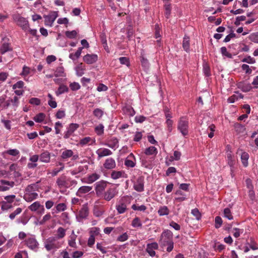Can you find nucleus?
Listing matches in <instances>:
<instances>
[{
	"label": "nucleus",
	"instance_id": "nucleus-8",
	"mask_svg": "<svg viewBox=\"0 0 258 258\" xmlns=\"http://www.w3.org/2000/svg\"><path fill=\"white\" fill-rule=\"evenodd\" d=\"M89 211L88 204H85L82 205L81 209L79 211L76 215L77 218L80 221L81 220L86 219L89 215Z\"/></svg>",
	"mask_w": 258,
	"mask_h": 258
},
{
	"label": "nucleus",
	"instance_id": "nucleus-50",
	"mask_svg": "<svg viewBox=\"0 0 258 258\" xmlns=\"http://www.w3.org/2000/svg\"><path fill=\"white\" fill-rule=\"evenodd\" d=\"M45 117V115L43 113H39L34 117V120L36 122H41L43 121Z\"/></svg>",
	"mask_w": 258,
	"mask_h": 258
},
{
	"label": "nucleus",
	"instance_id": "nucleus-43",
	"mask_svg": "<svg viewBox=\"0 0 258 258\" xmlns=\"http://www.w3.org/2000/svg\"><path fill=\"white\" fill-rule=\"evenodd\" d=\"M104 125L102 124H99L95 127V132L98 136H101L104 134Z\"/></svg>",
	"mask_w": 258,
	"mask_h": 258
},
{
	"label": "nucleus",
	"instance_id": "nucleus-57",
	"mask_svg": "<svg viewBox=\"0 0 258 258\" xmlns=\"http://www.w3.org/2000/svg\"><path fill=\"white\" fill-rule=\"evenodd\" d=\"M132 208L134 210L140 211H145L147 209V207L145 205L138 206L135 204L132 205Z\"/></svg>",
	"mask_w": 258,
	"mask_h": 258
},
{
	"label": "nucleus",
	"instance_id": "nucleus-26",
	"mask_svg": "<svg viewBox=\"0 0 258 258\" xmlns=\"http://www.w3.org/2000/svg\"><path fill=\"white\" fill-rule=\"evenodd\" d=\"M66 233V229H64L63 227H59L56 230V236H54V237L56 238L57 239L59 240V239H62L65 237Z\"/></svg>",
	"mask_w": 258,
	"mask_h": 258
},
{
	"label": "nucleus",
	"instance_id": "nucleus-52",
	"mask_svg": "<svg viewBox=\"0 0 258 258\" xmlns=\"http://www.w3.org/2000/svg\"><path fill=\"white\" fill-rule=\"evenodd\" d=\"M22 211V209L21 208H17L13 212L11 213L9 215V218L11 220H13L15 218L16 216L20 214Z\"/></svg>",
	"mask_w": 258,
	"mask_h": 258
},
{
	"label": "nucleus",
	"instance_id": "nucleus-35",
	"mask_svg": "<svg viewBox=\"0 0 258 258\" xmlns=\"http://www.w3.org/2000/svg\"><path fill=\"white\" fill-rule=\"evenodd\" d=\"M77 238V235L74 234V232L73 231L72 234L70 237V239L69 240L68 243L70 246L72 247H76V240Z\"/></svg>",
	"mask_w": 258,
	"mask_h": 258
},
{
	"label": "nucleus",
	"instance_id": "nucleus-49",
	"mask_svg": "<svg viewBox=\"0 0 258 258\" xmlns=\"http://www.w3.org/2000/svg\"><path fill=\"white\" fill-rule=\"evenodd\" d=\"M51 218V216L50 215V213H48L46 214L43 217L42 219L39 221V224L41 225H44L46 222L50 220Z\"/></svg>",
	"mask_w": 258,
	"mask_h": 258
},
{
	"label": "nucleus",
	"instance_id": "nucleus-33",
	"mask_svg": "<svg viewBox=\"0 0 258 258\" xmlns=\"http://www.w3.org/2000/svg\"><path fill=\"white\" fill-rule=\"evenodd\" d=\"M169 212V209L165 206L160 207L158 211V213L160 216L168 215Z\"/></svg>",
	"mask_w": 258,
	"mask_h": 258
},
{
	"label": "nucleus",
	"instance_id": "nucleus-15",
	"mask_svg": "<svg viewBox=\"0 0 258 258\" xmlns=\"http://www.w3.org/2000/svg\"><path fill=\"white\" fill-rule=\"evenodd\" d=\"M134 188L138 192L144 190V180L143 177H139L134 184Z\"/></svg>",
	"mask_w": 258,
	"mask_h": 258
},
{
	"label": "nucleus",
	"instance_id": "nucleus-2",
	"mask_svg": "<svg viewBox=\"0 0 258 258\" xmlns=\"http://www.w3.org/2000/svg\"><path fill=\"white\" fill-rule=\"evenodd\" d=\"M14 21L20 27L24 32H26L29 29V23L28 20L20 14H14L12 16Z\"/></svg>",
	"mask_w": 258,
	"mask_h": 258
},
{
	"label": "nucleus",
	"instance_id": "nucleus-40",
	"mask_svg": "<svg viewBox=\"0 0 258 258\" xmlns=\"http://www.w3.org/2000/svg\"><path fill=\"white\" fill-rule=\"evenodd\" d=\"M73 155V152L72 150H66L63 151L61 154V157L66 159L71 157Z\"/></svg>",
	"mask_w": 258,
	"mask_h": 258
},
{
	"label": "nucleus",
	"instance_id": "nucleus-63",
	"mask_svg": "<svg viewBox=\"0 0 258 258\" xmlns=\"http://www.w3.org/2000/svg\"><path fill=\"white\" fill-rule=\"evenodd\" d=\"M181 154L180 152L178 151H175L174 152L173 156H171L170 158H171V161L176 160L178 161L180 159V156Z\"/></svg>",
	"mask_w": 258,
	"mask_h": 258
},
{
	"label": "nucleus",
	"instance_id": "nucleus-11",
	"mask_svg": "<svg viewBox=\"0 0 258 258\" xmlns=\"http://www.w3.org/2000/svg\"><path fill=\"white\" fill-rule=\"evenodd\" d=\"M107 182L104 180L99 181L95 183V190L96 195L101 197L107 186Z\"/></svg>",
	"mask_w": 258,
	"mask_h": 258
},
{
	"label": "nucleus",
	"instance_id": "nucleus-29",
	"mask_svg": "<svg viewBox=\"0 0 258 258\" xmlns=\"http://www.w3.org/2000/svg\"><path fill=\"white\" fill-rule=\"evenodd\" d=\"M55 211L54 213H58L61 212H63L67 209V206L66 203H61L56 204L55 207Z\"/></svg>",
	"mask_w": 258,
	"mask_h": 258
},
{
	"label": "nucleus",
	"instance_id": "nucleus-23",
	"mask_svg": "<svg viewBox=\"0 0 258 258\" xmlns=\"http://www.w3.org/2000/svg\"><path fill=\"white\" fill-rule=\"evenodd\" d=\"M40 161L43 163H49L50 160V154L47 151L42 152L40 155Z\"/></svg>",
	"mask_w": 258,
	"mask_h": 258
},
{
	"label": "nucleus",
	"instance_id": "nucleus-38",
	"mask_svg": "<svg viewBox=\"0 0 258 258\" xmlns=\"http://www.w3.org/2000/svg\"><path fill=\"white\" fill-rule=\"evenodd\" d=\"M11 103H12V108L16 110L19 105V99L17 96H14L13 98L10 99Z\"/></svg>",
	"mask_w": 258,
	"mask_h": 258
},
{
	"label": "nucleus",
	"instance_id": "nucleus-5",
	"mask_svg": "<svg viewBox=\"0 0 258 258\" xmlns=\"http://www.w3.org/2000/svg\"><path fill=\"white\" fill-rule=\"evenodd\" d=\"M172 238V232L169 230H164L161 235L159 243L162 246H166L167 242L173 241Z\"/></svg>",
	"mask_w": 258,
	"mask_h": 258
},
{
	"label": "nucleus",
	"instance_id": "nucleus-28",
	"mask_svg": "<svg viewBox=\"0 0 258 258\" xmlns=\"http://www.w3.org/2000/svg\"><path fill=\"white\" fill-rule=\"evenodd\" d=\"M84 48L83 47H79L77 51L75 53H71L69 55V58L73 60V61L77 60L79 58L81 54L82 49Z\"/></svg>",
	"mask_w": 258,
	"mask_h": 258
},
{
	"label": "nucleus",
	"instance_id": "nucleus-58",
	"mask_svg": "<svg viewBox=\"0 0 258 258\" xmlns=\"http://www.w3.org/2000/svg\"><path fill=\"white\" fill-rule=\"evenodd\" d=\"M79 127V125L77 123H71L69 125V126L67 128L68 130L70 131L71 133H74V132Z\"/></svg>",
	"mask_w": 258,
	"mask_h": 258
},
{
	"label": "nucleus",
	"instance_id": "nucleus-9",
	"mask_svg": "<svg viewBox=\"0 0 258 258\" xmlns=\"http://www.w3.org/2000/svg\"><path fill=\"white\" fill-rule=\"evenodd\" d=\"M58 17L57 12L53 11L47 16H44V24L45 26L52 27L53 22Z\"/></svg>",
	"mask_w": 258,
	"mask_h": 258
},
{
	"label": "nucleus",
	"instance_id": "nucleus-19",
	"mask_svg": "<svg viewBox=\"0 0 258 258\" xmlns=\"http://www.w3.org/2000/svg\"><path fill=\"white\" fill-rule=\"evenodd\" d=\"M96 154L98 155V158H101L104 156L111 155L112 152L107 148H100L96 151Z\"/></svg>",
	"mask_w": 258,
	"mask_h": 258
},
{
	"label": "nucleus",
	"instance_id": "nucleus-53",
	"mask_svg": "<svg viewBox=\"0 0 258 258\" xmlns=\"http://www.w3.org/2000/svg\"><path fill=\"white\" fill-rule=\"evenodd\" d=\"M1 209L3 211L8 210L13 207L12 204L7 203L4 202H1Z\"/></svg>",
	"mask_w": 258,
	"mask_h": 258
},
{
	"label": "nucleus",
	"instance_id": "nucleus-39",
	"mask_svg": "<svg viewBox=\"0 0 258 258\" xmlns=\"http://www.w3.org/2000/svg\"><path fill=\"white\" fill-rule=\"evenodd\" d=\"M85 70V69L83 67V63H80L75 68L76 75L79 77L82 76L84 74Z\"/></svg>",
	"mask_w": 258,
	"mask_h": 258
},
{
	"label": "nucleus",
	"instance_id": "nucleus-32",
	"mask_svg": "<svg viewBox=\"0 0 258 258\" xmlns=\"http://www.w3.org/2000/svg\"><path fill=\"white\" fill-rule=\"evenodd\" d=\"M124 172L122 171L113 170L111 173V177L113 179H117L123 177Z\"/></svg>",
	"mask_w": 258,
	"mask_h": 258
},
{
	"label": "nucleus",
	"instance_id": "nucleus-17",
	"mask_svg": "<svg viewBox=\"0 0 258 258\" xmlns=\"http://www.w3.org/2000/svg\"><path fill=\"white\" fill-rule=\"evenodd\" d=\"M103 166L106 169H112L115 168L116 162L112 158H108L105 160Z\"/></svg>",
	"mask_w": 258,
	"mask_h": 258
},
{
	"label": "nucleus",
	"instance_id": "nucleus-55",
	"mask_svg": "<svg viewBox=\"0 0 258 258\" xmlns=\"http://www.w3.org/2000/svg\"><path fill=\"white\" fill-rule=\"evenodd\" d=\"M19 153L20 152L17 149H10L4 152L3 154H8L13 156H16L18 155Z\"/></svg>",
	"mask_w": 258,
	"mask_h": 258
},
{
	"label": "nucleus",
	"instance_id": "nucleus-47",
	"mask_svg": "<svg viewBox=\"0 0 258 258\" xmlns=\"http://www.w3.org/2000/svg\"><path fill=\"white\" fill-rule=\"evenodd\" d=\"M132 226L134 228L142 227V224L139 217H135L132 222Z\"/></svg>",
	"mask_w": 258,
	"mask_h": 258
},
{
	"label": "nucleus",
	"instance_id": "nucleus-48",
	"mask_svg": "<svg viewBox=\"0 0 258 258\" xmlns=\"http://www.w3.org/2000/svg\"><path fill=\"white\" fill-rule=\"evenodd\" d=\"M93 115L98 119H100L103 115V111L100 108H96L93 112Z\"/></svg>",
	"mask_w": 258,
	"mask_h": 258
},
{
	"label": "nucleus",
	"instance_id": "nucleus-3",
	"mask_svg": "<svg viewBox=\"0 0 258 258\" xmlns=\"http://www.w3.org/2000/svg\"><path fill=\"white\" fill-rule=\"evenodd\" d=\"M177 127L182 136L188 135L189 132L188 119L185 116L180 117L178 121Z\"/></svg>",
	"mask_w": 258,
	"mask_h": 258
},
{
	"label": "nucleus",
	"instance_id": "nucleus-54",
	"mask_svg": "<svg viewBox=\"0 0 258 258\" xmlns=\"http://www.w3.org/2000/svg\"><path fill=\"white\" fill-rule=\"evenodd\" d=\"M223 220L221 217L216 216L215 219V227L218 229L220 228L222 224Z\"/></svg>",
	"mask_w": 258,
	"mask_h": 258
},
{
	"label": "nucleus",
	"instance_id": "nucleus-37",
	"mask_svg": "<svg viewBox=\"0 0 258 258\" xmlns=\"http://www.w3.org/2000/svg\"><path fill=\"white\" fill-rule=\"evenodd\" d=\"M54 76L55 77H64V69L63 67L60 66L58 67L56 69V70L54 72Z\"/></svg>",
	"mask_w": 258,
	"mask_h": 258
},
{
	"label": "nucleus",
	"instance_id": "nucleus-31",
	"mask_svg": "<svg viewBox=\"0 0 258 258\" xmlns=\"http://www.w3.org/2000/svg\"><path fill=\"white\" fill-rule=\"evenodd\" d=\"M248 159H249L248 154L245 152H242V153L241 154V160L242 165L244 167H247L248 166Z\"/></svg>",
	"mask_w": 258,
	"mask_h": 258
},
{
	"label": "nucleus",
	"instance_id": "nucleus-4",
	"mask_svg": "<svg viewBox=\"0 0 258 258\" xmlns=\"http://www.w3.org/2000/svg\"><path fill=\"white\" fill-rule=\"evenodd\" d=\"M132 199L131 197L125 196L120 200L118 204L116 206V209L118 214H123L126 211L127 206L131 203Z\"/></svg>",
	"mask_w": 258,
	"mask_h": 258
},
{
	"label": "nucleus",
	"instance_id": "nucleus-41",
	"mask_svg": "<svg viewBox=\"0 0 258 258\" xmlns=\"http://www.w3.org/2000/svg\"><path fill=\"white\" fill-rule=\"evenodd\" d=\"M165 16L168 19L171 14V5L168 2H166L164 5Z\"/></svg>",
	"mask_w": 258,
	"mask_h": 258
},
{
	"label": "nucleus",
	"instance_id": "nucleus-46",
	"mask_svg": "<svg viewBox=\"0 0 258 258\" xmlns=\"http://www.w3.org/2000/svg\"><path fill=\"white\" fill-rule=\"evenodd\" d=\"M41 205L39 202L36 201L31 204L28 208L31 211L36 212L40 208Z\"/></svg>",
	"mask_w": 258,
	"mask_h": 258
},
{
	"label": "nucleus",
	"instance_id": "nucleus-56",
	"mask_svg": "<svg viewBox=\"0 0 258 258\" xmlns=\"http://www.w3.org/2000/svg\"><path fill=\"white\" fill-rule=\"evenodd\" d=\"M191 214L195 217L196 219L199 220L201 218V214L197 208L192 209L191 212Z\"/></svg>",
	"mask_w": 258,
	"mask_h": 258
},
{
	"label": "nucleus",
	"instance_id": "nucleus-13",
	"mask_svg": "<svg viewBox=\"0 0 258 258\" xmlns=\"http://www.w3.org/2000/svg\"><path fill=\"white\" fill-rule=\"evenodd\" d=\"M158 244L157 242H153L148 243L147 245V248L146 249V252L151 256H155L156 255L155 250L158 249Z\"/></svg>",
	"mask_w": 258,
	"mask_h": 258
},
{
	"label": "nucleus",
	"instance_id": "nucleus-51",
	"mask_svg": "<svg viewBox=\"0 0 258 258\" xmlns=\"http://www.w3.org/2000/svg\"><path fill=\"white\" fill-rule=\"evenodd\" d=\"M15 198L16 196L14 195L7 196L4 197L5 201H3L2 202L9 204H12L14 202Z\"/></svg>",
	"mask_w": 258,
	"mask_h": 258
},
{
	"label": "nucleus",
	"instance_id": "nucleus-12",
	"mask_svg": "<svg viewBox=\"0 0 258 258\" xmlns=\"http://www.w3.org/2000/svg\"><path fill=\"white\" fill-rule=\"evenodd\" d=\"M15 185L13 181H8L4 179L0 180V191H5L9 190Z\"/></svg>",
	"mask_w": 258,
	"mask_h": 258
},
{
	"label": "nucleus",
	"instance_id": "nucleus-14",
	"mask_svg": "<svg viewBox=\"0 0 258 258\" xmlns=\"http://www.w3.org/2000/svg\"><path fill=\"white\" fill-rule=\"evenodd\" d=\"M99 201H96L93 207V213L95 217H99L101 216L104 212V210L102 206L99 205Z\"/></svg>",
	"mask_w": 258,
	"mask_h": 258
},
{
	"label": "nucleus",
	"instance_id": "nucleus-24",
	"mask_svg": "<svg viewBox=\"0 0 258 258\" xmlns=\"http://www.w3.org/2000/svg\"><path fill=\"white\" fill-rule=\"evenodd\" d=\"M238 87L244 92H249L252 89L251 84L243 82L239 83L238 84Z\"/></svg>",
	"mask_w": 258,
	"mask_h": 258
},
{
	"label": "nucleus",
	"instance_id": "nucleus-64",
	"mask_svg": "<svg viewBox=\"0 0 258 258\" xmlns=\"http://www.w3.org/2000/svg\"><path fill=\"white\" fill-rule=\"evenodd\" d=\"M249 39L254 43H258V32L251 34Z\"/></svg>",
	"mask_w": 258,
	"mask_h": 258
},
{
	"label": "nucleus",
	"instance_id": "nucleus-21",
	"mask_svg": "<svg viewBox=\"0 0 258 258\" xmlns=\"http://www.w3.org/2000/svg\"><path fill=\"white\" fill-rule=\"evenodd\" d=\"M92 189V186H81L78 190L76 195L77 196L81 197L84 194L90 192Z\"/></svg>",
	"mask_w": 258,
	"mask_h": 258
},
{
	"label": "nucleus",
	"instance_id": "nucleus-10",
	"mask_svg": "<svg viewBox=\"0 0 258 258\" xmlns=\"http://www.w3.org/2000/svg\"><path fill=\"white\" fill-rule=\"evenodd\" d=\"M226 161L228 165L230 167V174L231 176L233 177L235 160L234 159V156L232 154L231 151L227 152Z\"/></svg>",
	"mask_w": 258,
	"mask_h": 258
},
{
	"label": "nucleus",
	"instance_id": "nucleus-20",
	"mask_svg": "<svg viewBox=\"0 0 258 258\" xmlns=\"http://www.w3.org/2000/svg\"><path fill=\"white\" fill-rule=\"evenodd\" d=\"M105 145L111 149H116L118 147V140L116 137H112Z\"/></svg>",
	"mask_w": 258,
	"mask_h": 258
},
{
	"label": "nucleus",
	"instance_id": "nucleus-45",
	"mask_svg": "<svg viewBox=\"0 0 258 258\" xmlns=\"http://www.w3.org/2000/svg\"><path fill=\"white\" fill-rule=\"evenodd\" d=\"M223 214L224 217L227 218L228 220H231L233 219V216L231 213V210L228 208L224 209Z\"/></svg>",
	"mask_w": 258,
	"mask_h": 258
},
{
	"label": "nucleus",
	"instance_id": "nucleus-36",
	"mask_svg": "<svg viewBox=\"0 0 258 258\" xmlns=\"http://www.w3.org/2000/svg\"><path fill=\"white\" fill-rule=\"evenodd\" d=\"M157 152V149L154 146H151L146 149L145 151V154L146 155H156Z\"/></svg>",
	"mask_w": 258,
	"mask_h": 258
},
{
	"label": "nucleus",
	"instance_id": "nucleus-25",
	"mask_svg": "<svg viewBox=\"0 0 258 258\" xmlns=\"http://www.w3.org/2000/svg\"><path fill=\"white\" fill-rule=\"evenodd\" d=\"M56 182L60 188L66 186L67 184L66 176L62 175L57 179Z\"/></svg>",
	"mask_w": 258,
	"mask_h": 258
},
{
	"label": "nucleus",
	"instance_id": "nucleus-22",
	"mask_svg": "<svg viewBox=\"0 0 258 258\" xmlns=\"http://www.w3.org/2000/svg\"><path fill=\"white\" fill-rule=\"evenodd\" d=\"M38 197V194L36 192H26L24 195V199L28 202H32L36 199Z\"/></svg>",
	"mask_w": 258,
	"mask_h": 258
},
{
	"label": "nucleus",
	"instance_id": "nucleus-42",
	"mask_svg": "<svg viewBox=\"0 0 258 258\" xmlns=\"http://www.w3.org/2000/svg\"><path fill=\"white\" fill-rule=\"evenodd\" d=\"M60 217L64 224H70V216L68 212H63L61 214Z\"/></svg>",
	"mask_w": 258,
	"mask_h": 258
},
{
	"label": "nucleus",
	"instance_id": "nucleus-60",
	"mask_svg": "<svg viewBox=\"0 0 258 258\" xmlns=\"http://www.w3.org/2000/svg\"><path fill=\"white\" fill-rule=\"evenodd\" d=\"M77 32L75 30L71 31H67L66 32V36L70 39L74 38L77 36Z\"/></svg>",
	"mask_w": 258,
	"mask_h": 258
},
{
	"label": "nucleus",
	"instance_id": "nucleus-62",
	"mask_svg": "<svg viewBox=\"0 0 258 258\" xmlns=\"http://www.w3.org/2000/svg\"><path fill=\"white\" fill-rule=\"evenodd\" d=\"M66 116V112L64 110L59 109L56 114L55 116L58 119H61Z\"/></svg>",
	"mask_w": 258,
	"mask_h": 258
},
{
	"label": "nucleus",
	"instance_id": "nucleus-30",
	"mask_svg": "<svg viewBox=\"0 0 258 258\" xmlns=\"http://www.w3.org/2000/svg\"><path fill=\"white\" fill-rule=\"evenodd\" d=\"M189 37L185 35L182 42V47L185 51L188 52L189 49Z\"/></svg>",
	"mask_w": 258,
	"mask_h": 258
},
{
	"label": "nucleus",
	"instance_id": "nucleus-1",
	"mask_svg": "<svg viewBox=\"0 0 258 258\" xmlns=\"http://www.w3.org/2000/svg\"><path fill=\"white\" fill-rule=\"evenodd\" d=\"M63 242L57 240L54 236H50L46 239L44 242V246L48 251H54L60 248Z\"/></svg>",
	"mask_w": 258,
	"mask_h": 258
},
{
	"label": "nucleus",
	"instance_id": "nucleus-44",
	"mask_svg": "<svg viewBox=\"0 0 258 258\" xmlns=\"http://www.w3.org/2000/svg\"><path fill=\"white\" fill-rule=\"evenodd\" d=\"M68 91V88L63 85L59 86L58 90L55 92L56 96H58L59 95Z\"/></svg>",
	"mask_w": 258,
	"mask_h": 258
},
{
	"label": "nucleus",
	"instance_id": "nucleus-34",
	"mask_svg": "<svg viewBox=\"0 0 258 258\" xmlns=\"http://www.w3.org/2000/svg\"><path fill=\"white\" fill-rule=\"evenodd\" d=\"M100 177V175L96 173H94L88 175L87 178V183H91L98 180Z\"/></svg>",
	"mask_w": 258,
	"mask_h": 258
},
{
	"label": "nucleus",
	"instance_id": "nucleus-59",
	"mask_svg": "<svg viewBox=\"0 0 258 258\" xmlns=\"http://www.w3.org/2000/svg\"><path fill=\"white\" fill-rule=\"evenodd\" d=\"M128 238V235L127 232H124L117 237V240L120 242H124L127 240Z\"/></svg>",
	"mask_w": 258,
	"mask_h": 258
},
{
	"label": "nucleus",
	"instance_id": "nucleus-16",
	"mask_svg": "<svg viewBox=\"0 0 258 258\" xmlns=\"http://www.w3.org/2000/svg\"><path fill=\"white\" fill-rule=\"evenodd\" d=\"M136 159L133 153L130 154L124 161V165L128 167H134L135 166Z\"/></svg>",
	"mask_w": 258,
	"mask_h": 258
},
{
	"label": "nucleus",
	"instance_id": "nucleus-6",
	"mask_svg": "<svg viewBox=\"0 0 258 258\" xmlns=\"http://www.w3.org/2000/svg\"><path fill=\"white\" fill-rule=\"evenodd\" d=\"M117 194V191L115 187H110L103 193L101 197L106 201H110Z\"/></svg>",
	"mask_w": 258,
	"mask_h": 258
},
{
	"label": "nucleus",
	"instance_id": "nucleus-27",
	"mask_svg": "<svg viewBox=\"0 0 258 258\" xmlns=\"http://www.w3.org/2000/svg\"><path fill=\"white\" fill-rule=\"evenodd\" d=\"M12 48L11 47V45L9 43L4 42L2 44V46L0 48V52L1 54H4L7 52L11 51L12 50Z\"/></svg>",
	"mask_w": 258,
	"mask_h": 258
},
{
	"label": "nucleus",
	"instance_id": "nucleus-61",
	"mask_svg": "<svg viewBox=\"0 0 258 258\" xmlns=\"http://www.w3.org/2000/svg\"><path fill=\"white\" fill-rule=\"evenodd\" d=\"M37 188V185L36 184H32L29 185L26 188V191L28 192H34L33 191H35Z\"/></svg>",
	"mask_w": 258,
	"mask_h": 258
},
{
	"label": "nucleus",
	"instance_id": "nucleus-7",
	"mask_svg": "<svg viewBox=\"0 0 258 258\" xmlns=\"http://www.w3.org/2000/svg\"><path fill=\"white\" fill-rule=\"evenodd\" d=\"M25 244L30 249L37 251L39 247V243L35 238L34 236H31L27 238L25 241Z\"/></svg>",
	"mask_w": 258,
	"mask_h": 258
},
{
	"label": "nucleus",
	"instance_id": "nucleus-18",
	"mask_svg": "<svg viewBox=\"0 0 258 258\" xmlns=\"http://www.w3.org/2000/svg\"><path fill=\"white\" fill-rule=\"evenodd\" d=\"M98 59V56L96 54H87L83 57L84 61L88 64H92Z\"/></svg>",
	"mask_w": 258,
	"mask_h": 258
}]
</instances>
